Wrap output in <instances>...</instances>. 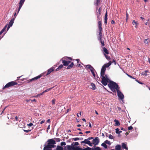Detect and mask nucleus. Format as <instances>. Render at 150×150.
Wrapping results in <instances>:
<instances>
[{"label": "nucleus", "mask_w": 150, "mask_h": 150, "mask_svg": "<svg viewBox=\"0 0 150 150\" xmlns=\"http://www.w3.org/2000/svg\"><path fill=\"white\" fill-rule=\"evenodd\" d=\"M108 85L112 91L115 92L116 91H117V96L120 99L122 100L124 99V96L121 91L119 90L120 87L115 82L113 81H110Z\"/></svg>", "instance_id": "1"}, {"label": "nucleus", "mask_w": 150, "mask_h": 150, "mask_svg": "<svg viewBox=\"0 0 150 150\" xmlns=\"http://www.w3.org/2000/svg\"><path fill=\"white\" fill-rule=\"evenodd\" d=\"M46 143L47 144L44 145L43 150H52V149L56 147V142L54 139H48Z\"/></svg>", "instance_id": "2"}, {"label": "nucleus", "mask_w": 150, "mask_h": 150, "mask_svg": "<svg viewBox=\"0 0 150 150\" xmlns=\"http://www.w3.org/2000/svg\"><path fill=\"white\" fill-rule=\"evenodd\" d=\"M102 83L104 85H107V83L109 82L110 83L111 81H110L107 75H105V76L101 77Z\"/></svg>", "instance_id": "3"}, {"label": "nucleus", "mask_w": 150, "mask_h": 150, "mask_svg": "<svg viewBox=\"0 0 150 150\" xmlns=\"http://www.w3.org/2000/svg\"><path fill=\"white\" fill-rule=\"evenodd\" d=\"M17 84V83L16 81H12L8 83L3 88V89L9 87H10L16 85Z\"/></svg>", "instance_id": "4"}, {"label": "nucleus", "mask_w": 150, "mask_h": 150, "mask_svg": "<svg viewBox=\"0 0 150 150\" xmlns=\"http://www.w3.org/2000/svg\"><path fill=\"white\" fill-rule=\"evenodd\" d=\"M86 68L89 69H90L91 72L92 73L93 76L94 77H95V74L94 73L95 70L93 67L90 64L87 65L86 66Z\"/></svg>", "instance_id": "5"}, {"label": "nucleus", "mask_w": 150, "mask_h": 150, "mask_svg": "<svg viewBox=\"0 0 150 150\" xmlns=\"http://www.w3.org/2000/svg\"><path fill=\"white\" fill-rule=\"evenodd\" d=\"M79 143L77 142H74L72 143L71 144V145L72 147H74V150H79L80 149V148L79 146H77V145H79Z\"/></svg>", "instance_id": "6"}, {"label": "nucleus", "mask_w": 150, "mask_h": 150, "mask_svg": "<svg viewBox=\"0 0 150 150\" xmlns=\"http://www.w3.org/2000/svg\"><path fill=\"white\" fill-rule=\"evenodd\" d=\"M99 142V139L98 137H95L94 139H93L91 142L92 146L93 144L94 146L98 145Z\"/></svg>", "instance_id": "7"}, {"label": "nucleus", "mask_w": 150, "mask_h": 150, "mask_svg": "<svg viewBox=\"0 0 150 150\" xmlns=\"http://www.w3.org/2000/svg\"><path fill=\"white\" fill-rule=\"evenodd\" d=\"M81 144L84 143L85 144L88 145L90 146H92L91 142H90V141H89L87 139H85L84 141L81 142Z\"/></svg>", "instance_id": "8"}, {"label": "nucleus", "mask_w": 150, "mask_h": 150, "mask_svg": "<svg viewBox=\"0 0 150 150\" xmlns=\"http://www.w3.org/2000/svg\"><path fill=\"white\" fill-rule=\"evenodd\" d=\"M74 147H72L71 145H67L65 146L64 147V150H74Z\"/></svg>", "instance_id": "9"}, {"label": "nucleus", "mask_w": 150, "mask_h": 150, "mask_svg": "<svg viewBox=\"0 0 150 150\" xmlns=\"http://www.w3.org/2000/svg\"><path fill=\"white\" fill-rule=\"evenodd\" d=\"M61 60L62 61V63L64 65L67 66L68 65L69 63L71 62V61L69 60H66L64 59H62Z\"/></svg>", "instance_id": "10"}, {"label": "nucleus", "mask_w": 150, "mask_h": 150, "mask_svg": "<svg viewBox=\"0 0 150 150\" xmlns=\"http://www.w3.org/2000/svg\"><path fill=\"white\" fill-rule=\"evenodd\" d=\"M25 0H20V2L19 3V7L18 8V10L17 13V14L19 13L21 8Z\"/></svg>", "instance_id": "11"}, {"label": "nucleus", "mask_w": 150, "mask_h": 150, "mask_svg": "<svg viewBox=\"0 0 150 150\" xmlns=\"http://www.w3.org/2000/svg\"><path fill=\"white\" fill-rule=\"evenodd\" d=\"M42 76V75H38V76H37L34 78H33L32 79H29L28 80V82L30 83L32 81H34L35 80H37L38 79L40 78L41 76Z\"/></svg>", "instance_id": "12"}, {"label": "nucleus", "mask_w": 150, "mask_h": 150, "mask_svg": "<svg viewBox=\"0 0 150 150\" xmlns=\"http://www.w3.org/2000/svg\"><path fill=\"white\" fill-rule=\"evenodd\" d=\"M127 143L126 142L122 143V149H125V150H128V148L127 145Z\"/></svg>", "instance_id": "13"}, {"label": "nucleus", "mask_w": 150, "mask_h": 150, "mask_svg": "<svg viewBox=\"0 0 150 150\" xmlns=\"http://www.w3.org/2000/svg\"><path fill=\"white\" fill-rule=\"evenodd\" d=\"M54 70V69L53 67H52L49 69H48L47 70V74L46 75V76H47L49 74H50L51 72L53 71Z\"/></svg>", "instance_id": "14"}, {"label": "nucleus", "mask_w": 150, "mask_h": 150, "mask_svg": "<svg viewBox=\"0 0 150 150\" xmlns=\"http://www.w3.org/2000/svg\"><path fill=\"white\" fill-rule=\"evenodd\" d=\"M112 63L111 61H109L108 63L105 64L103 66L106 68L110 66L111 64Z\"/></svg>", "instance_id": "15"}, {"label": "nucleus", "mask_w": 150, "mask_h": 150, "mask_svg": "<svg viewBox=\"0 0 150 150\" xmlns=\"http://www.w3.org/2000/svg\"><path fill=\"white\" fill-rule=\"evenodd\" d=\"M54 150H64L63 147L60 145H57Z\"/></svg>", "instance_id": "16"}, {"label": "nucleus", "mask_w": 150, "mask_h": 150, "mask_svg": "<svg viewBox=\"0 0 150 150\" xmlns=\"http://www.w3.org/2000/svg\"><path fill=\"white\" fill-rule=\"evenodd\" d=\"M91 149V150H101L99 146H94Z\"/></svg>", "instance_id": "17"}, {"label": "nucleus", "mask_w": 150, "mask_h": 150, "mask_svg": "<svg viewBox=\"0 0 150 150\" xmlns=\"http://www.w3.org/2000/svg\"><path fill=\"white\" fill-rule=\"evenodd\" d=\"M98 23L99 30H102V23L101 21H98Z\"/></svg>", "instance_id": "18"}, {"label": "nucleus", "mask_w": 150, "mask_h": 150, "mask_svg": "<svg viewBox=\"0 0 150 150\" xmlns=\"http://www.w3.org/2000/svg\"><path fill=\"white\" fill-rule=\"evenodd\" d=\"M103 52L105 53V54H109V52L108 50L105 48V47H103Z\"/></svg>", "instance_id": "19"}, {"label": "nucleus", "mask_w": 150, "mask_h": 150, "mask_svg": "<svg viewBox=\"0 0 150 150\" xmlns=\"http://www.w3.org/2000/svg\"><path fill=\"white\" fill-rule=\"evenodd\" d=\"M14 22H13L12 21H10L7 27V30L9 28L12 26L13 23Z\"/></svg>", "instance_id": "20"}, {"label": "nucleus", "mask_w": 150, "mask_h": 150, "mask_svg": "<svg viewBox=\"0 0 150 150\" xmlns=\"http://www.w3.org/2000/svg\"><path fill=\"white\" fill-rule=\"evenodd\" d=\"M115 149L116 150H121V146L120 145L117 144L115 146Z\"/></svg>", "instance_id": "21"}, {"label": "nucleus", "mask_w": 150, "mask_h": 150, "mask_svg": "<svg viewBox=\"0 0 150 150\" xmlns=\"http://www.w3.org/2000/svg\"><path fill=\"white\" fill-rule=\"evenodd\" d=\"M98 40L100 41V42L101 43V44L102 47H103L104 46L105 44H104V40H103L102 39H101V40Z\"/></svg>", "instance_id": "22"}, {"label": "nucleus", "mask_w": 150, "mask_h": 150, "mask_svg": "<svg viewBox=\"0 0 150 150\" xmlns=\"http://www.w3.org/2000/svg\"><path fill=\"white\" fill-rule=\"evenodd\" d=\"M114 121L115 122V126H118L120 125V123L118 120L115 119L114 120Z\"/></svg>", "instance_id": "23"}, {"label": "nucleus", "mask_w": 150, "mask_h": 150, "mask_svg": "<svg viewBox=\"0 0 150 150\" xmlns=\"http://www.w3.org/2000/svg\"><path fill=\"white\" fill-rule=\"evenodd\" d=\"M115 130L116 133L117 134H120L122 132L121 131H120L119 129L118 128L116 129Z\"/></svg>", "instance_id": "24"}, {"label": "nucleus", "mask_w": 150, "mask_h": 150, "mask_svg": "<svg viewBox=\"0 0 150 150\" xmlns=\"http://www.w3.org/2000/svg\"><path fill=\"white\" fill-rule=\"evenodd\" d=\"M91 86L92 87H91L90 88L93 90L95 89L96 88H95V86L94 84H93V83H91Z\"/></svg>", "instance_id": "25"}, {"label": "nucleus", "mask_w": 150, "mask_h": 150, "mask_svg": "<svg viewBox=\"0 0 150 150\" xmlns=\"http://www.w3.org/2000/svg\"><path fill=\"white\" fill-rule=\"evenodd\" d=\"M74 65V63L73 62H72L68 66L67 68V69H70Z\"/></svg>", "instance_id": "26"}, {"label": "nucleus", "mask_w": 150, "mask_h": 150, "mask_svg": "<svg viewBox=\"0 0 150 150\" xmlns=\"http://www.w3.org/2000/svg\"><path fill=\"white\" fill-rule=\"evenodd\" d=\"M132 23L133 25H135V27H136V28H137V25H138V23H137V22H136L135 21V20H133L132 22Z\"/></svg>", "instance_id": "27"}, {"label": "nucleus", "mask_w": 150, "mask_h": 150, "mask_svg": "<svg viewBox=\"0 0 150 150\" xmlns=\"http://www.w3.org/2000/svg\"><path fill=\"white\" fill-rule=\"evenodd\" d=\"M62 59H65L66 60H69L71 61V59L70 57H65Z\"/></svg>", "instance_id": "28"}, {"label": "nucleus", "mask_w": 150, "mask_h": 150, "mask_svg": "<svg viewBox=\"0 0 150 150\" xmlns=\"http://www.w3.org/2000/svg\"><path fill=\"white\" fill-rule=\"evenodd\" d=\"M101 146L104 147L105 149H107L108 148L107 145L104 142L102 144Z\"/></svg>", "instance_id": "29"}, {"label": "nucleus", "mask_w": 150, "mask_h": 150, "mask_svg": "<svg viewBox=\"0 0 150 150\" xmlns=\"http://www.w3.org/2000/svg\"><path fill=\"white\" fill-rule=\"evenodd\" d=\"M105 71H102V70H101V72H100V76H101V77L105 76Z\"/></svg>", "instance_id": "30"}, {"label": "nucleus", "mask_w": 150, "mask_h": 150, "mask_svg": "<svg viewBox=\"0 0 150 150\" xmlns=\"http://www.w3.org/2000/svg\"><path fill=\"white\" fill-rule=\"evenodd\" d=\"M150 42V40L148 39H146L144 40V43L145 44H148Z\"/></svg>", "instance_id": "31"}, {"label": "nucleus", "mask_w": 150, "mask_h": 150, "mask_svg": "<svg viewBox=\"0 0 150 150\" xmlns=\"http://www.w3.org/2000/svg\"><path fill=\"white\" fill-rule=\"evenodd\" d=\"M91 148L88 147L84 149L80 148V150H91Z\"/></svg>", "instance_id": "32"}, {"label": "nucleus", "mask_w": 150, "mask_h": 150, "mask_svg": "<svg viewBox=\"0 0 150 150\" xmlns=\"http://www.w3.org/2000/svg\"><path fill=\"white\" fill-rule=\"evenodd\" d=\"M105 143L107 144H108L109 145H110L111 144V143L110 141H108L107 140H106L104 142Z\"/></svg>", "instance_id": "33"}, {"label": "nucleus", "mask_w": 150, "mask_h": 150, "mask_svg": "<svg viewBox=\"0 0 150 150\" xmlns=\"http://www.w3.org/2000/svg\"><path fill=\"white\" fill-rule=\"evenodd\" d=\"M104 55L105 56V57L108 60H110V57L109 56H108V55H106L105 54H104Z\"/></svg>", "instance_id": "34"}, {"label": "nucleus", "mask_w": 150, "mask_h": 150, "mask_svg": "<svg viewBox=\"0 0 150 150\" xmlns=\"http://www.w3.org/2000/svg\"><path fill=\"white\" fill-rule=\"evenodd\" d=\"M148 70H146L144 72H142V75H145L147 76V73L148 72Z\"/></svg>", "instance_id": "35"}, {"label": "nucleus", "mask_w": 150, "mask_h": 150, "mask_svg": "<svg viewBox=\"0 0 150 150\" xmlns=\"http://www.w3.org/2000/svg\"><path fill=\"white\" fill-rule=\"evenodd\" d=\"M63 67L62 64L60 65L56 69V71H58L59 69L62 68Z\"/></svg>", "instance_id": "36"}, {"label": "nucleus", "mask_w": 150, "mask_h": 150, "mask_svg": "<svg viewBox=\"0 0 150 150\" xmlns=\"http://www.w3.org/2000/svg\"><path fill=\"white\" fill-rule=\"evenodd\" d=\"M60 145L61 146H65L66 145V142H63L61 143Z\"/></svg>", "instance_id": "37"}, {"label": "nucleus", "mask_w": 150, "mask_h": 150, "mask_svg": "<svg viewBox=\"0 0 150 150\" xmlns=\"http://www.w3.org/2000/svg\"><path fill=\"white\" fill-rule=\"evenodd\" d=\"M56 100L55 99H53L52 100V107H53V105H54L55 103Z\"/></svg>", "instance_id": "38"}, {"label": "nucleus", "mask_w": 150, "mask_h": 150, "mask_svg": "<svg viewBox=\"0 0 150 150\" xmlns=\"http://www.w3.org/2000/svg\"><path fill=\"white\" fill-rule=\"evenodd\" d=\"M54 139V141H55L56 142H60L61 140V139L59 138H56Z\"/></svg>", "instance_id": "39"}, {"label": "nucleus", "mask_w": 150, "mask_h": 150, "mask_svg": "<svg viewBox=\"0 0 150 150\" xmlns=\"http://www.w3.org/2000/svg\"><path fill=\"white\" fill-rule=\"evenodd\" d=\"M101 14L100 13L97 12V18H98V20L99 19V16H100Z\"/></svg>", "instance_id": "40"}, {"label": "nucleus", "mask_w": 150, "mask_h": 150, "mask_svg": "<svg viewBox=\"0 0 150 150\" xmlns=\"http://www.w3.org/2000/svg\"><path fill=\"white\" fill-rule=\"evenodd\" d=\"M54 87H52V88H48V89H47L45 90L44 92H47L49 91H50V90H51Z\"/></svg>", "instance_id": "41"}, {"label": "nucleus", "mask_w": 150, "mask_h": 150, "mask_svg": "<svg viewBox=\"0 0 150 150\" xmlns=\"http://www.w3.org/2000/svg\"><path fill=\"white\" fill-rule=\"evenodd\" d=\"M102 30H99V36H102V34L101 32Z\"/></svg>", "instance_id": "42"}, {"label": "nucleus", "mask_w": 150, "mask_h": 150, "mask_svg": "<svg viewBox=\"0 0 150 150\" xmlns=\"http://www.w3.org/2000/svg\"><path fill=\"white\" fill-rule=\"evenodd\" d=\"M109 138L110 139H114L113 137L110 134L109 135Z\"/></svg>", "instance_id": "43"}, {"label": "nucleus", "mask_w": 150, "mask_h": 150, "mask_svg": "<svg viewBox=\"0 0 150 150\" xmlns=\"http://www.w3.org/2000/svg\"><path fill=\"white\" fill-rule=\"evenodd\" d=\"M73 139L75 141H76L80 140V139L78 137H76V138H73Z\"/></svg>", "instance_id": "44"}, {"label": "nucleus", "mask_w": 150, "mask_h": 150, "mask_svg": "<svg viewBox=\"0 0 150 150\" xmlns=\"http://www.w3.org/2000/svg\"><path fill=\"white\" fill-rule=\"evenodd\" d=\"M7 25H5L4 28L2 30H3L4 32L6 30V29L7 27Z\"/></svg>", "instance_id": "45"}, {"label": "nucleus", "mask_w": 150, "mask_h": 150, "mask_svg": "<svg viewBox=\"0 0 150 150\" xmlns=\"http://www.w3.org/2000/svg\"><path fill=\"white\" fill-rule=\"evenodd\" d=\"M101 70L105 71H106V68L103 66L101 68Z\"/></svg>", "instance_id": "46"}, {"label": "nucleus", "mask_w": 150, "mask_h": 150, "mask_svg": "<svg viewBox=\"0 0 150 150\" xmlns=\"http://www.w3.org/2000/svg\"><path fill=\"white\" fill-rule=\"evenodd\" d=\"M100 0H96V3H95V4L96 5H96H98V3H100Z\"/></svg>", "instance_id": "47"}, {"label": "nucleus", "mask_w": 150, "mask_h": 150, "mask_svg": "<svg viewBox=\"0 0 150 150\" xmlns=\"http://www.w3.org/2000/svg\"><path fill=\"white\" fill-rule=\"evenodd\" d=\"M135 80L137 81V82H138L140 84H143V83H142V82H139L138 80H137L136 79H135Z\"/></svg>", "instance_id": "48"}, {"label": "nucleus", "mask_w": 150, "mask_h": 150, "mask_svg": "<svg viewBox=\"0 0 150 150\" xmlns=\"http://www.w3.org/2000/svg\"><path fill=\"white\" fill-rule=\"evenodd\" d=\"M104 19H107V12H106V13L105 15Z\"/></svg>", "instance_id": "49"}, {"label": "nucleus", "mask_w": 150, "mask_h": 150, "mask_svg": "<svg viewBox=\"0 0 150 150\" xmlns=\"http://www.w3.org/2000/svg\"><path fill=\"white\" fill-rule=\"evenodd\" d=\"M33 125V124L32 123H30L29 124H27V125L28 126H30V127L32 126Z\"/></svg>", "instance_id": "50"}, {"label": "nucleus", "mask_w": 150, "mask_h": 150, "mask_svg": "<svg viewBox=\"0 0 150 150\" xmlns=\"http://www.w3.org/2000/svg\"><path fill=\"white\" fill-rule=\"evenodd\" d=\"M132 129H133V127L131 126L128 127V129L129 130H132Z\"/></svg>", "instance_id": "51"}, {"label": "nucleus", "mask_w": 150, "mask_h": 150, "mask_svg": "<svg viewBox=\"0 0 150 150\" xmlns=\"http://www.w3.org/2000/svg\"><path fill=\"white\" fill-rule=\"evenodd\" d=\"M23 130L25 132H26L27 133H28L29 132H30L31 131V130H29V129H28V130H25L24 129Z\"/></svg>", "instance_id": "52"}, {"label": "nucleus", "mask_w": 150, "mask_h": 150, "mask_svg": "<svg viewBox=\"0 0 150 150\" xmlns=\"http://www.w3.org/2000/svg\"><path fill=\"white\" fill-rule=\"evenodd\" d=\"M127 76L129 77L130 78H132V79H135V78H134L132 76L130 75H128V74H127Z\"/></svg>", "instance_id": "53"}, {"label": "nucleus", "mask_w": 150, "mask_h": 150, "mask_svg": "<svg viewBox=\"0 0 150 150\" xmlns=\"http://www.w3.org/2000/svg\"><path fill=\"white\" fill-rule=\"evenodd\" d=\"M103 36H99V37H98V40H101L102 39Z\"/></svg>", "instance_id": "54"}, {"label": "nucleus", "mask_w": 150, "mask_h": 150, "mask_svg": "<svg viewBox=\"0 0 150 150\" xmlns=\"http://www.w3.org/2000/svg\"><path fill=\"white\" fill-rule=\"evenodd\" d=\"M93 139V137H89L87 138V139L90 141V140Z\"/></svg>", "instance_id": "55"}, {"label": "nucleus", "mask_w": 150, "mask_h": 150, "mask_svg": "<svg viewBox=\"0 0 150 150\" xmlns=\"http://www.w3.org/2000/svg\"><path fill=\"white\" fill-rule=\"evenodd\" d=\"M112 62H113L115 65H116V63L115 60L114 59H113V61Z\"/></svg>", "instance_id": "56"}, {"label": "nucleus", "mask_w": 150, "mask_h": 150, "mask_svg": "<svg viewBox=\"0 0 150 150\" xmlns=\"http://www.w3.org/2000/svg\"><path fill=\"white\" fill-rule=\"evenodd\" d=\"M30 100L32 102H36V100L35 99H34L33 100L30 99Z\"/></svg>", "instance_id": "57"}, {"label": "nucleus", "mask_w": 150, "mask_h": 150, "mask_svg": "<svg viewBox=\"0 0 150 150\" xmlns=\"http://www.w3.org/2000/svg\"><path fill=\"white\" fill-rule=\"evenodd\" d=\"M104 23L106 24L107 23V19H104Z\"/></svg>", "instance_id": "58"}, {"label": "nucleus", "mask_w": 150, "mask_h": 150, "mask_svg": "<svg viewBox=\"0 0 150 150\" xmlns=\"http://www.w3.org/2000/svg\"><path fill=\"white\" fill-rule=\"evenodd\" d=\"M45 93V92H44V91H43V92H42V93H40V94H39V96H40L42 95H43V93Z\"/></svg>", "instance_id": "59"}, {"label": "nucleus", "mask_w": 150, "mask_h": 150, "mask_svg": "<svg viewBox=\"0 0 150 150\" xmlns=\"http://www.w3.org/2000/svg\"><path fill=\"white\" fill-rule=\"evenodd\" d=\"M45 122V120H42V121L40 122V123L41 124H42V123H43Z\"/></svg>", "instance_id": "60"}, {"label": "nucleus", "mask_w": 150, "mask_h": 150, "mask_svg": "<svg viewBox=\"0 0 150 150\" xmlns=\"http://www.w3.org/2000/svg\"><path fill=\"white\" fill-rule=\"evenodd\" d=\"M115 22L114 21V20H112L111 21V23L112 24H114L115 23Z\"/></svg>", "instance_id": "61"}, {"label": "nucleus", "mask_w": 150, "mask_h": 150, "mask_svg": "<svg viewBox=\"0 0 150 150\" xmlns=\"http://www.w3.org/2000/svg\"><path fill=\"white\" fill-rule=\"evenodd\" d=\"M101 8L100 7L99 9H98V12H99V13H100V12H101Z\"/></svg>", "instance_id": "62"}, {"label": "nucleus", "mask_w": 150, "mask_h": 150, "mask_svg": "<svg viewBox=\"0 0 150 150\" xmlns=\"http://www.w3.org/2000/svg\"><path fill=\"white\" fill-rule=\"evenodd\" d=\"M16 18L15 17H14L11 20V21H12L13 22H14V20H15V19Z\"/></svg>", "instance_id": "63"}, {"label": "nucleus", "mask_w": 150, "mask_h": 150, "mask_svg": "<svg viewBox=\"0 0 150 150\" xmlns=\"http://www.w3.org/2000/svg\"><path fill=\"white\" fill-rule=\"evenodd\" d=\"M39 96H40L39 94H38V95H36V96H33V97H35V98H36V97H38Z\"/></svg>", "instance_id": "64"}]
</instances>
